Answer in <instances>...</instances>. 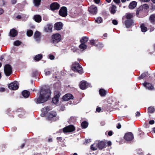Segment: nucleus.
<instances>
[{
    "label": "nucleus",
    "mask_w": 155,
    "mask_h": 155,
    "mask_svg": "<svg viewBox=\"0 0 155 155\" xmlns=\"http://www.w3.org/2000/svg\"><path fill=\"white\" fill-rule=\"evenodd\" d=\"M42 58V55L41 54H39L35 56L34 57V60L36 61H39Z\"/></svg>",
    "instance_id": "33"
},
{
    "label": "nucleus",
    "mask_w": 155,
    "mask_h": 155,
    "mask_svg": "<svg viewBox=\"0 0 155 155\" xmlns=\"http://www.w3.org/2000/svg\"><path fill=\"white\" fill-rule=\"evenodd\" d=\"M49 110V107L47 106L46 107H45L44 108H43L41 110L42 112L45 113L47 114Z\"/></svg>",
    "instance_id": "39"
},
{
    "label": "nucleus",
    "mask_w": 155,
    "mask_h": 155,
    "mask_svg": "<svg viewBox=\"0 0 155 155\" xmlns=\"http://www.w3.org/2000/svg\"><path fill=\"white\" fill-rule=\"evenodd\" d=\"M60 7V5L56 2H53L50 5V8L52 11L58 10L59 9Z\"/></svg>",
    "instance_id": "13"
},
{
    "label": "nucleus",
    "mask_w": 155,
    "mask_h": 155,
    "mask_svg": "<svg viewBox=\"0 0 155 155\" xmlns=\"http://www.w3.org/2000/svg\"><path fill=\"white\" fill-rule=\"evenodd\" d=\"M8 88L13 90H17L19 88L18 82L15 81L14 82L8 85Z\"/></svg>",
    "instance_id": "10"
},
{
    "label": "nucleus",
    "mask_w": 155,
    "mask_h": 155,
    "mask_svg": "<svg viewBox=\"0 0 155 155\" xmlns=\"http://www.w3.org/2000/svg\"><path fill=\"white\" fill-rule=\"evenodd\" d=\"M72 69L74 71H76L80 74H81L83 73L82 67L77 62H75L72 64Z\"/></svg>",
    "instance_id": "3"
},
{
    "label": "nucleus",
    "mask_w": 155,
    "mask_h": 155,
    "mask_svg": "<svg viewBox=\"0 0 155 155\" xmlns=\"http://www.w3.org/2000/svg\"><path fill=\"white\" fill-rule=\"evenodd\" d=\"M111 5L112 6L109 8V10L110 13L114 14L116 12L117 7L115 5H113L112 3L111 4Z\"/></svg>",
    "instance_id": "23"
},
{
    "label": "nucleus",
    "mask_w": 155,
    "mask_h": 155,
    "mask_svg": "<svg viewBox=\"0 0 155 155\" xmlns=\"http://www.w3.org/2000/svg\"><path fill=\"white\" fill-rule=\"evenodd\" d=\"M107 145L108 147L110 146L112 144V143L110 141H108L107 142Z\"/></svg>",
    "instance_id": "55"
},
{
    "label": "nucleus",
    "mask_w": 155,
    "mask_h": 155,
    "mask_svg": "<svg viewBox=\"0 0 155 155\" xmlns=\"http://www.w3.org/2000/svg\"><path fill=\"white\" fill-rule=\"evenodd\" d=\"M99 93L101 97H104L107 94V91L103 89H101L99 90Z\"/></svg>",
    "instance_id": "28"
},
{
    "label": "nucleus",
    "mask_w": 155,
    "mask_h": 155,
    "mask_svg": "<svg viewBox=\"0 0 155 155\" xmlns=\"http://www.w3.org/2000/svg\"><path fill=\"white\" fill-rule=\"evenodd\" d=\"M59 15L63 17H66L67 15V9L66 7L63 6L60 9L59 12Z\"/></svg>",
    "instance_id": "7"
},
{
    "label": "nucleus",
    "mask_w": 155,
    "mask_h": 155,
    "mask_svg": "<svg viewBox=\"0 0 155 155\" xmlns=\"http://www.w3.org/2000/svg\"><path fill=\"white\" fill-rule=\"evenodd\" d=\"M155 111V109L153 107L150 106L148 108L147 112L148 114L153 113Z\"/></svg>",
    "instance_id": "31"
},
{
    "label": "nucleus",
    "mask_w": 155,
    "mask_h": 155,
    "mask_svg": "<svg viewBox=\"0 0 155 155\" xmlns=\"http://www.w3.org/2000/svg\"><path fill=\"white\" fill-rule=\"evenodd\" d=\"M124 138L127 141H130L134 139V136L132 133L129 132L125 134Z\"/></svg>",
    "instance_id": "8"
},
{
    "label": "nucleus",
    "mask_w": 155,
    "mask_h": 155,
    "mask_svg": "<svg viewBox=\"0 0 155 155\" xmlns=\"http://www.w3.org/2000/svg\"><path fill=\"white\" fill-rule=\"evenodd\" d=\"M51 92L49 88H42L40 91L39 97L34 101L38 104H41L47 101L49 98Z\"/></svg>",
    "instance_id": "1"
},
{
    "label": "nucleus",
    "mask_w": 155,
    "mask_h": 155,
    "mask_svg": "<svg viewBox=\"0 0 155 155\" xmlns=\"http://www.w3.org/2000/svg\"><path fill=\"white\" fill-rule=\"evenodd\" d=\"M63 27V24L61 22L56 23L54 25V28L57 30H61Z\"/></svg>",
    "instance_id": "18"
},
{
    "label": "nucleus",
    "mask_w": 155,
    "mask_h": 155,
    "mask_svg": "<svg viewBox=\"0 0 155 155\" xmlns=\"http://www.w3.org/2000/svg\"><path fill=\"white\" fill-rule=\"evenodd\" d=\"M102 20L101 17H99L95 20L96 22L98 23H100L102 22Z\"/></svg>",
    "instance_id": "44"
},
{
    "label": "nucleus",
    "mask_w": 155,
    "mask_h": 155,
    "mask_svg": "<svg viewBox=\"0 0 155 155\" xmlns=\"http://www.w3.org/2000/svg\"><path fill=\"white\" fill-rule=\"evenodd\" d=\"M49 58L51 60H53L54 58V55L52 54H50L49 55Z\"/></svg>",
    "instance_id": "51"
},
{
    "label": "nucleus",
    "mask_w": 155,
    "mask_h": 155,
    "mask_svg": "<svg viewBox=\"0 0 155 155\" xmlns=\"http://www.w3.org/2000/svg\"><path fill=\"white\" fill-rule=\"evenodd\" d=\"M74 97L73 95L71 94H65L63 97V99L65 101H68L70 99H73Z\"/></svg>",
    "instance_id": "16"
},
{
    "label": "nucleus",
    "mask_w": 155,
    "mask_h": 155,
    "mask_svg": "<svg viewBox=\"0 0 155 155\" xmlns=\"http://www.w3.org/2000/svg\"><path fill=\"white\" fill-rule=\"evenodd\" d=\"M90 44L92 45H94L96 47L100 46L101 45V44L99 42H95L94 40H91L90 41Z\"/></svg>",
    "instance_id": "25"
},
{
    "label": "nucleus",
    "mask_w": 155,
    "mask_h": 155,
    "mask_svg": "<svg viewBox=\"0 0 155 155\" xmlns=\"http://www.w3.org/2000/svg\"><path fill=\"white\" fill-rule=\"evenodd\" d=\"M5 74L7 76H9L12 73V68L9 64H6L4 68Z\"/></svg>",
    "instance_id": "4"
},
{
    "label": "nucleus",
    "mask_w": 155,
    "mask_h": 155,
    "mask_svg": "<svg viewBox=\"0 0 155 155\" xmlns=\"http://www.w3.org/2000/svg\"><path fill=\"white\" fill-rule=\"evenodd\" d=\"M53 25L51 24H48L45 28V31L46 32H51L52 31Z\"/></svg>",
    "instance_id": "17"
},
{
    "label": "nucleus",
    "mask_w": 155,
    "mask_h": 155,
    "mask_svg": "<svg viewBox=\"0 0 155 155\" xmlns=\"http://www.w3.org/2000/svg\"><path fill=\"white\" fill-rule=\"evenodd\" d=\"M140 28L142 32H145L147 30V28L145 26L144 24H142L141 25Z\"/></svg>",
    "instance_id": "37"
},
{
    "label": "nucleus",
    "mask_w": 155,
    "mask_h": 155,
    "mask_svg": "<svg viewBox=\"0 0 155 155\" xmlns=\"http://www.w3.org/2000/svg\"><path fill=\"white\" fill-rule=\"evenodd\" d=\"M121 126L120 123H119L117 124V125L116 127L117 128L119 129L121 128Z\"/></svg>",
    "instance_id": "52"
},
{
    "label": "nucleus",
    "mask_w": 155,
    "mask_h": 155,
    "mask_svg": "<svg viewBox=\"0 0 155 155\" xmlns=\"http://www.w3.org/2000/svg\"><path fill=\"white\" fill-rule=\"evenodd\" d=\"M38 74V71L37 70H34L33 71L31 75L32 77H35Z\"/></svg>",
    "instance_id": "43"
},
{
    "label": "nucleus",
    "mask_w": 155,
    "mask_h": 155,
    "mask_svg": "<svg viewBox=\"0 0 155 155\" xmlns=\"http://www.w3.org/2000/svg\"><path fill=\"white\" fill-rule=\"evenodd\" d=\"M143 85L147 89L149 90H152L154 88L153 86L152 85V84L150 83H147L145 82L143 84Z\"/></svg>",
    "instance_id": "20"
},
{
    "label": "nucleus",
    "mask_w": 155,
    "mask_h": 155,
    "mask_svg": "<svg viewBox=\"0 0 155 155\" xmlns=\"http://www.w3.org/2000/svg\"><path fill=\"white\" fill-rule=\"evenodd\" d=\"M90 84L84 81H81L79 84V87L81 89L84 90L90 86Z\"/></svg>",
    "instance_id": "9"
},
{
    "label": "nucleus",
    "mask_w": 155,
    "mask_h": 155,
    "mask_svg": "<svg viewBox=\"0 0 155 155\" xmlns=\"http://www.w3.org/2000/svg\"><path fill=\"white\" fill-rule=\"evenodd\" d=\"M143 8H144L145 9H147L149 8V6L147 4H144L143 5Z\"/></svg>",
    "instance_id": "46"
},
{
    "label": "nucleus",
    "mask_w": 155,
    "mask_h": 155,
    "mask_svg": "<svg viewBox=\"0 0 155 155\" xmlns=\"http://www.w3.org/2000/svg\"><path fill=\"white\" fill-rule=\"evenodd\" d=\"M88 37L86 36L83 37L80 40V41L81 43L85 44L88 41Z\"/></svg>",
    "instance_id": "34"
},
{
    "label": "nucleus",
    "mask_w": 155,
    "mask_h": 155,
    "mask_svg": "<svg viewBox=\"0 0 155 155\" xmlns=\"http://www.w3.org/2000/svg\"><path fill=\"white\" fill-rule=\"evenodd\" d=\"M34 19L37 22H40L41 21V18L39 15H35L34 16Z\"/></svg>",
    "instance_id": "27"
},
{
    "label": "nucleus",
    "mask_w": 155,
    "mask_h": 155,
    "mask_svg": "<svg viewBox=\"0 0 155 155\" xmlns=\"http://www.w3.org/2000/svg\"><path fill=\"white\" fill-rule=\"evenodd\" d=\"M113 1L116 4H119L120 2V0H113Z\"/></svg>",
    "instance_id": "54"
},
{
    "label": "nucleus",
    "mask_w": 155,
    "mask_h": 155,
    "mask_svg": "<svg viewBox=\"0 0 155 155\" xmlns=\"http://www.w3.org/2000/svg\"><path fill=\"white\" fill-rule=\"evenodd\" d=\"M0 2L1 3H2V5H5V1L4 0H1V1Z\"/></svg>",
    "instance_id": "63"
},
{
    "label": "nucleus",
    "mask_w": 155,
    "mask_h": 155,
    "mask_svg": "<svg viewBox=\"0 0 155 155\" xmlns=\"http://www.w3.org/2000/svg\"><path fill=\"white\" fill-rule=\"evenodd\" d=\"M22 95L25 98L28 97L30 94V92L27 90H24L22 92Z\"/></svg>",
    "instance_id": "29"
},
{
    "label": "nucleus",
    "mask_w": 155,
    "mask_h": 155,
    "mask_svg": "<svg viewBox=\"0 0 155 155\" xmlns=\"http://www.w3.org/2000/svg\"><path fill=\"white\" fill-rule=\"evenodd\" d=\"M41 0H33V2L35 6L38 7L41 5Z\"/></svg>",
    "instance_id": "32"
},
{
    "label": "nucleus",
    "mask_w": 155,
    "mask_h": 155,
    "mask_svg": "<svg viewBox=\"0 0 155 155\" xmlns=\"http://www.w3.org/2000/svg\"><path fill=\"white\" fill-rule=\"evenodd\" d=\"M137 2L135 1H132L131 2L129 5V8L130 9H133L136 7Z\"/></svg>",
    "instance_id": "26"
},
{
    "label": "nucleus",
    "mask_w": 155,
    "mask_h": 155,
    "mask_svg": "<svg viewBox=\"0 0 155 155\" xmlns=\"http://www.w3.org/2000/svg\"><path fill=\"white\" fill-rule=\"evenodd\" d=\"M11 1L12 4H15L17 2V0H11Z\"/></svg>",
    "instance_id": "53"
},
{
    "label": "nucleus",
    "mask_w": 155,
    "mask_h": 155,
    "mask_svg": "<svg viewBox=\"0 0 155 155\" xmlns=\"http://www.w3.org/2000/svg\"><path fill=\"white\" fill-rule=\"evenodd\" d=\"M113 132L111 131H110L108 132V134L109 136H111L113 135Z\"/></svg>",
    "instance_id": "56"
},
{
    "label": "nucleus",
    "mask_w": 155,
    "mask_h": 155,
    "mask_svg": "<svg viewBox=\"0 0 155 155\" xmlns=\"http://www.w3.org/2000/svg\"><path fill=\"white\" fill-rule=\"evenodd\" d=\"M140 115V113L139 111H137L136 113V117H139Z\"/></svg>",
    "instance_id": "59"
},
{
    "label": "nucleus",
    "mask_w": 155,
    "mask_h": 155,
    "mask_svg": "<svg viewBox=\"0 0 155 155\" xmlns=\"http://www.w3.org/2000/svg\"><path fill=\"white\" fill-rule=\"evenodd\" d=\"M61 39V36L60 34L57 33L52 35L51 40L55 44L59 42Z\"/></svg>",
    "instance_id": "5"
},
{
    "label": "nucleus",
    "mask_w": 155,
    "mask_h": 155,
    "mask_svg": "<svg viewBox=\"0 0 155 155\" xmlns=\"http://www.w3.org/2000/svg\"><path fill=\"white\" fill-rule=\"evenodd\" d=\"M18 34L17 31L14 28L11 29L9 33V35L12 37L16 36Z\"/></svg>",
    "instance_id": "19"
},
{
    "label": "nucleus",
    "mask_w": 155,
    "mask_h": 155,
    "mask_svg": "<svg viewBox=\"0 0 155 155\" xmlns=\"http://www.w3.org/2000/svg\"><path fill=\"white\" fill-rule=\"evenodd\" d=\"M149 20L151 23L153 24H155V14L150 15L149 18Z\"/></svg>",
    "instance_id": "24"
},
{
    "label": "nucleus",
    "mask_w": 155,
    "mask_h": 155,
    "mask_svg": "<svg viewBox=\"0 0 155 155\" xmlns=\"http://www.w3.org/2000/svg\"><path fill=\"white\" fill-rule=\"evenodd\" d=\"M57 140L58 141V142L59 141L61 142V141L62 140V138L61 137H57L56 138Z\"/></svg>",
    "instance_id": "50"
},
{
    "label": "nucleus",
    "mask_w": 155,
    "mask_h": 155,
    "mask_svg": "<svg viewBox=\"0 0 155 155\" xmlns=\"http://www.w3.org/2000/svg\"><path fill=\"white\" fill-rule=\"evenodd\" d=\"M112 23L114 25H116L118 24V22L117 20L114 19L112 20Z\"/></svg>",
    "instance_id": "48"
},
{
    "label": "nucleus",
    "mask_w": 155,
    "mask_h": 155,
    "mask_svg": "<svg viewBox=\"0 0 155 155\" xmlns=\"http://www.w3.org/2000/svg\"><path fill=\"white\" fill-rule=\"evenodd\" d=\"M21 42L19 41H16L14 42V45L16 46H18L21 45Z\"/></svg>",
    "instance_id": "45"
},
{
    "label": "nucleus",
    "mask_w": 155,
    "mask_h": 155,
    "mask_svg": "<svg viewBox=\"0 0 155 155\" xmlns=\"http://www.w3.org/2000/svg\"><path fill=\"white\" fill-rule=\"evenodd\" d=\"M154 121L153 120H150L149 121V124H153L154 123Z\"/></svg>",
    "instance_id": "58"
},
{
    "label": "nucleus",
    "mask_w": 155,
    "mask_h": 155,
    "mask_svg": "<svg viewBox=\"0 0 155 155\" xmlns=\"http://www.w3.org/2000/svg\"><path fill=\"white\" fill-rule=\"evenodd\" d=\"M41 36V34L38 31H36L35 32L34 35V37L36 41H38L40 40Z\"/></svg>",
    "instance_id": "21"
},
{
    "label": "nucleus",
    "mask_w": 155,
    "mask_h": 155,
    "mask_svg": "<svg viewBox=\"0 0 155 155\" xmlns=\"http://www.w3.org/2000/svg\"><path fill=\"white\" fill-rule=\"evenodd\" d=\"M75 130L74 126L73 125H70L67 126L63 129V132L64 133L71 132Z\"/></svg>",
    "instance_id": "6"
},
{
    "label": "nucleus",
    "mask_w": 155,
    "mask_h": 155,
    "mask_svg": "<svg viewBox=\"0 0 155 155\" xmlns=\"http://www.w3.org/2000/svg\"><path fill=\"white\" fill-rule=\"evenodd\" d=\"M143 10V7L142 6H140L138 8L136 11V15L138 16L139 13L142 12Z\"/></svg>",
    "instance_id": "40"
},
{
    "label": "nucleus",
    "mask_w": 155,
    "mask_h": 155,
    "mask_svg": "<svg viewBox=\"0 0 155 155\" xmlns=\"http://www.w3.org/2000/svg\"><path fill=\"white\" fill-rule=\"evenodd\" d=\"M33 33V31L30 29L28 30L26 32L27 35L28 37H31L32 36Z\"/></svg>",
    "instance_id": "41"
},
{
    "label": "nucleus",
    "mask_w": 155,
    "mask_h": 155,
    "mask_svg": "<svg viewBox=\"0 0 155 155\" xmlns=\"http://www.w3.org/2000/svg\"><path fill=\"white\" fill-rule=\"evenodd\" d=\"M96 111L98 112H100L101 110V108L100 107H97L96 109Z\"/></svg>",
    "instance_id": "62"
},
{
    "label": "nucleus",
    "mask_w": 155,
    "mask_h": 155,
    "mask_svg": "<svg viewBox=\"0 0 155 155\" xmlns=\"http://www.w3.org/2000/svg\"><path fill=\"white\" fill-rule=\"evenodd\" d=\"M88 11L90 13L93 15H95L97 12V8L94 5H91L88 8Z\"/></svg>",
    "instance_id": "14"
},
{
    "label": "nucleus",
    "mask_w": 155,
    "mask_h": 155,
    "mask_svg": "<svg viewBox=\"0 0 155 155\" xmlns=\"http://www.w3.org/2000/svg\"><path fill=\"white\" fill-rule=\"evenodd\" d=\"M5 91V89L3 87L0 88V92H3Z\"/></svg>",
    "instance_id": "57"
},
{
    "label": "nucleus",
    "mask_w": 155,
    "mask_h": 155,
    "mask_svg": "<svg viewBox=\"0 0 155 155\" xmlns=\"http://www.w3.org/2000/svg\"><path fill=\"white\" fill-rule=\"evenodd\" d=\"M133 15L131 13H127L126 15V20H133Z\"/></svg>",
    "instance_id": "35"
},
{
    "label": "nucleus",
    "mask_w": 155,
    "mask_h": 155,
    "mask_svg": "<svg viewBox=\"0 0 155 155\" xmlns=\"http://www.w3.org/2000/svg\"><path fill=\"white\" fill-rule=\"evenodd\" d=\"M79 48L81 49L84 50L87 48V45H85L84 43H81V44L79 46Z\"/></svg>",
    "instance_id": "42"
},
{
    "label": "nucleus",
    "mask_w": 155,
    "mask_h": 155,
    "mask_svg": "<svg viewBox=\"0 0 155 155\" xmlns=\"http://www.w3.org/2000/svg\"><path fill=\"white\" fill-rule=\"evenodd\" d=\"M104 108L107 111H111L113 110L111 104H110L108 103L107 104L105 105Z\"/></svg>",
    "instance_id": "22"
},
{
    "label": "nucleus",
    "mask_w": 155,
    "mask_h": 155,
    "mask_svg": "<svg viewBox=\"0 0 155 155\" xmlns=\"http://www.w3.org/2000/svg\"><path fill=\"white\" fill-rule=\"evenodd\" d=\"M134 20H126L124 22V24L127 28H130L131 26L134 25Z\"/></svg>",
    "instance_id": "12"
},
{
    "label": "nucleus",
    "mask_w": 155,
    "mask_h": 155,
    "mask_svg": "<svg viewBox=\"0 0 155 155\" xmlns=\"http://www.w3.org/2000/svg\"><path fill=\"white\" fill-rule=\"evenodd\" d=\"M45 73L46 75H49L51 74V72L50 71H45Z\"/></svg>",
    "instance_id": "49"
},
{
    "label": "nucleus",
    "mask_w": 155,
    "mask_h": 155,
    "mask_svg": "<svg viewBox=\"0 0 155 155\" xmlns=\"http://www.w3.org/2000/svg\"><path fill=\"white\" fill-rule=\"evenodd\" d=\"M23 110V109L22 108H21V109L19 108V109H18L17 110V112H21Z\"/></svg>",
    "instance_id": "61"
},
{
    "label": "nucleus",
    "mask_w": 155,
    "mask_h": 155,
    "mask_svg": "<svg viewBox=\"0 0 155 155\" xmlns=\"http://www.w3.org/2000/svg\"><path fill=\"white\" fill-rule=\"evenodd\" d=\"M154 27H151L150 28V31L151 32L153 31L154 30Z\"/></svg>",
    "instance_id": "64"
},
{
    "label": "nucleus",
    "mask_w": 155,
    "mask_h": 155,
    "mask_svg": "<svg viewBox=\"0 0 155 155\" xmlns=\"http://www.w3.org/2000/svg\"><path fill=\"white\" fill-rule=\"evenodd\" d=\"M144 134V133L140 130V131H139V133L138 134V135L140 136V137H141L142 136H143Z\"/></svg>",
    "instance_id": "47"
},
{
    "label": "nucleus",
    "mask_w": 155,
    "mask_h": 155,
    "mask_svg": "<svg viewBox=\"0 0 155 155\" xmlns=\"http://www.w3.org/2000/svg\"><path fill=\"white\" fill-rule=\"evenodd\" d=\"M97 147L100 150H102L103 149L106 148V143L105 141H97Z\"/></svg>",
    "instance_id": "11"
},
{
    "label": "nucleus",
    "mask_w": 155,
    "mask_h": 155,
    "mask_svg": "<svg viewBox=\"0 0 155 155\" xmlns=\"http://www.w3.org/2000/svg\"><path fill=\"white\" fill-rule=\"evenodd\" d=\"M90 147L91 149L93 150H97L98 148L97 141H96L95 143L92 144Z\"/></svg>",
    "instance_id": "30"
},
{
    "label": "nucleus",
    "mask_w": 155,
    "mask_h": 155,
    "mask_svg": "<svg viewBox=\"0 0 155 155\" xmlns=\"http://www.w3.org/2000/svg\"><path fill=\"white\" fill-rule=\"evenodd\" d=\"M57 116L56 112L54 111H52L47 114V119L48 120L51 122L55 121L59 119L58 117Z\"/></svg>",
    "instance_id": "2"
},
{
    "label": "nucleus",
    "mask_w": 155,
    "mask_h": 155,
    "mask_svg": "<svg viewBox=\"0 0 155 155\" xmlns=\"http://www.w3.org/2000/svg\"><path fill=\"white\" fill-rule=\"evenodd\" d=\"M91 140L90 139H87L85 140L86 143H89L91 142Z\"/></svg>",
    "instance_id": "60"
},
{
    "label": "nucleus",
    "mask_w": 155,
    "mask_h": 155,
    "mask_svg": "<svg viewBox=\"0 0 155 155\" xmlns=\"http://www.w3.org/2000/svg\"><path fill=\"white\" fill-rule=\"evenodd\" d=\"M55 95L52 99V102L54 104H56L59 101V98L60 97L61 94L58 92H57L55 93Z\"/></svg>",
    "instance_id": "15"
},
{
    "label": "nucleus",
    "mask_w": 155,
    "mask_h": 155,
    "mask_svg": "<svg viewBox=\"0 0 155 155\" xmlns=\"http://www.w3.org/2000/svg\"><path fill=\"white\" fill-rule=\"evenodd\" d=\"M148 75V72H145L142 73L141 75L138 77L139 79L140 80L143 78H144L147 76Z\"/></svg>",
    "instance_id": "36"
},
{
    "label": "nucleus",
    "mask_w": 155,
    "mask_h": 155,
    "mask_svg": "<svg viewBox=\"0 0 155 155\" xmlns=\"http://www.w3.org/2000/svg\"><path fill=\"white\" fill-rule=\"evenodd\" d=\"M81 126L83 128H86L88 126V123L87 121H84L81 123Z\"/></svg>",
    "instance_id": "38"
}]
</instances>
